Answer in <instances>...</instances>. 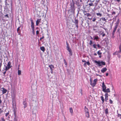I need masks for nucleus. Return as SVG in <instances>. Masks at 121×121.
I'll return each mask as SVG.
<instances>
[{"label":"nucleus","instance_id":"nucleus-14","mask_svg":"<svg viewBox=\"0 0 121 121\" xmlns=\"http://www.w3.org/2000/svg\"><path fill=\"white\" fill-rule=\"evenodd\" d=\"M97 81V79H95L94 80V82L93 83V84H92V86L94 87L95 86Z\"/></svg>","mask_w":121,"mask_h":121},{"label":"nucleus","instance_id":"nucleus-39","mask_svg":"<svg viewBox=\"0 0 121 121\" xmlns=\"http://www.w3.org/2000/svg\"><path fill=\"white\" fill-rule=\"evenodd\" d=\"M93 43L92 42V41L91 40H90V42L89 43V44L90 45H91Z\"/></svg>","mask_w":121,"mask_h":121},{"label":"nucleus","instance_id":"nucleus-41","mask_svg":"<svg viewBox=\"0 0 121 121\" xmlns=\"http://www.w3.org/2000/svg\"><path fill=\"white\" fill-rule=\"evenodd\" d=\"M108 100V97H105V101L107 102V100Z\"/></svg>","mask_w":121,"mask_h":121},{"label":"nucleus","instance_id":"nucleus-21","mask_svg":"<svg viewBox=\"0 0 121 121\" xmlns=\"http://www.w3.org/2000/svg\"><path fill=\"white\" fill-rule=\"evenodd\" d=\"M84 108L85 113H88L89 112L88 111V108L86 107V106H85V107Z\"/></svg>","mask_w":121,"mask_h":121},{"label":"nucleus","instance_id":"nucleus-63","mask_svg":"<svg viewBox=\"0 0 121 121\" xmlns=\"http://www.w3.org/2000/svg\"><path fill=\"white\" fill-rule=\"evenodd\" d=\"M119 30H120V29L119 28H118V29H117V32L119 33Z\"/></svg>","mask_w":121,"mask_h":121},{"label":"nucleus","instance_id":"nucleus-24","mask_svg":"<svg viewBox=\"0 0 121 121\" xmlns=\"http://www.w3.org/2000/svg\"><path fill=\"white\" fill-rule=\"evenodd\" d=\"M40 50L44 52L45 50V48L44 47L42 46L40 47Z\"/></svg>","mask_w":121,"mask_h":121},{"label":"nucleus","instance_id":"nucleus-28","mask_svg":"<svg viewBox=\"0 0 121 121\" xmlns=\"http://www.w3.org/2000/svg\"><path fill=\"white\" fill-rule=\"evenodd\" d=\"M96 14L97 16H99L100 17H101L102 16V14L99 13H96Z\"/></svg>","mask_w":121,"mask_h":121},{"label":"nucleus","instance_id":"nucleus-36","mask_svg":"<svg viewBox=\"0 0 121 121\" xmlns=\"http://www.w3.org/2000/svg\"><path fill=\"white\" fill-rule=\"evenodd\" d=\"M96 46H97V45L96 44H94L93 45V46L94 48H95V49H97V48L96 47Z\"/></svg>","mask_w":121,"mask_h":121},{"label":"nucleus","instance_id":"nucleus-52","mask_svg":"<svg viewBox=\"0 0 121 121\" xmlns=\"http://www.w3.org/2000/svg\"><path fill=\"white\" fill-rule=\"evenodd\" d=\"M75 25L77 27V28L78 29V24H75Z\"/></svg>","mask_w":121,"mask_h":121},{"label":"nucleus","instance_id":"nucleus-13","mask_svg":"<svg viewBox=\"0 0 121 121\" xmlns=\"http://www.w3.org/2000/svg\"><path fill=\"white\" fill-rule=\"evenodd\" d=\"M41 19H37L36 22V25L38 26L39 22H41Z\"/></svg>","mask_w":121,"mask_h":121},{"label":"nucleus","instance_id":"nucleus-64","mask_svg":"<svg viewBox=\"0 0 121 121\" xmlns=\"http://www.w3.org/2000/svg\"><path fill=\"white\" fill-rule=\"evenodd\" d=\"M66 70L68 73H69V69H66Z\"/></svg>","mask_w":121,"mask_h":121},{"label":"nucleus","instance_id":"nucleus-8","mask_svg":"<svg viewBox=\"0 0 121 121\" xmlns=\"http://www.w3.org/2000/svg\"><path fill=\"white\" fill-rule=\"evenodd\" d=\"M30 21L31 22V27L32 29H34V23L33 22V20H32L31 19Z\"/></svg>","mask_w":121,"mask_h":121},{"label":"nucleus","instance_id":"nucleus-26","mask_svg":"<svg viewBox=\"0 0 121 121\" xmlns=\"http://www.w3.org/2000/svg\"><path fill=\"white\" fill-rule=\"evenodd\" d=\"M105 112L106 114H108V108H107L105 109Z\"/></svg>","mask_w":121,"mask_h":121},{"label":"nucleus","instance_id":"nucleus-15","mask_svg":"<svg viewBox=\"0 0 121 121\" xmlns=\"http://www.w3.org/2000/svg\"><path fill=\"white\" fill-rule=\"evenodd\" d=\"M103 91L105 93H108L110 92V89L109 88H108L107 89H105V90H103Z\"/></svg>","mask_w":121,"mask_h":121},{"label":"nucleus","instance_id":"nucleus-34","mask_svg":"<svg viewBox=\"0 0 121 121\" xmlns=\"http://www.w3.org/2000/svg\"><path fill=\"white\" fill-rule=\"evenodd\" d=\"M90 84L92 86V84H93L91 78H90Z\"/></svg>","mask_w":121,"mask_h":121},{"label":"nucleus","instance_id":"nucleus-49","mask_svg":"<svg viewBox=\"0 0 121 121\" xmlns=\"http://www.w3.org/2000/svg\"><path fill=\"white\" fill-rule=\"evenodd\" d=\"M116 14L115 12V11H113L112 12V15H115Z\"/></svg>","mask_w":121,"mask_h":121},{"label":"nucleus","instance_id":"nucleus-31","mask_svg":"<svg viewBox=\"0 0 121 121\" xmlns=\"http://www.w3.org/2000/svg\"><path fill=\"white\" fill-rule=\"evenodd\" d=\"M77 5L78 6V8L79 9H80L81 8V5H80L79 3H78L77 4Z\"/></svg>","mask_w":121,"mask_h":121},{"label":"nucleus","instance_id":"nucleus-27","mask_svg":"<svg viewBox=\"0 0 121 121\" xmlns=\"http://www.w3.org/2000/svg\"><path fill=\"white\" fill-rule=\"evenodd\" d=\"M85 115L86 117L87 118H89L90 117V115L89 114V112L87 113H85Z\"/></svg>","mask_w":121,"mask_h":121},{"label":"nucleus","instance_id":"nucleus-42","mask_svg":"<svg viewBox=\"0 0 121 121\" xmlns=\"http://www.w3.org/2000/svg\"><path fill=\"white\" fill-rule=\"evenodd\" d=\"M14 116H16V112H15V111L14 110Z\"/></svg>","mask_w":121,"mask_h":121},{"label":"nucleus","instance_id":"nucleus-33","mask_svg":"<svg viewBox=\"0 0 121 121\" xmlns=\"http://www.w3.org/2000/svg\"><path fill=\"white\" fill-rule=\"evenodd\" d=\"M101 19L105 21L106 22L107 19H106L105 17H102L101 18Z\"/></svg>","mask_w":121,"mask_h":121},{"label":"nucleus","instance_id":"nucleus-32","mask_svg":"<svg viewBox=\"0 0 121 121\" xmlns=\"http://www.w3.org/2000/svg\"><path fill=\"white\" fill-rule=\"evenodd\" d=\"M100 50L99 51L97 52V54H98V55H101L102 54V53L101 52H100Z\"/></svg>","mask_w":121,"mask_h":121},{"label":"nucleus","instance_id":"nucleus-60","mask_svg":"<svg viewBox=\"0 0 121 121\" xmlns=\"http://www.w3.org/2000/svg\"><path fill=\"white\" fill-rule=\"evenodd\" d=\"M3 112V110H1V108H0V113H1V112Z\"/></svg>","mask_w":121,"mask_h":121},{"label":"nucleus","instance_id":"nucleus-62","mask_svg":"<svg viewBox=\"0 0 121 121\" xmlns=\"http://www.w3.org/2000/svg\"><path fill=\"white\" fill-rule=\"evenodd\" d=\"M83 12L84 13H86V12L85 11L83 10Z\"/></svg>","mask_w":121,"mask_h":121},{"label":"nucleus","instance_id":"nucleus-38","mask_svg":"<svg viewBox=\"0 0 121 121\" xmlns=\"http://www.w3.org/2000/svg\"><path fill=\"white\" fill-rule=\"evenodd\" d=\"M32 29V32L33 34V35H35V34L34 30V29Z\"/></svg>","mask_w":121,"mask_h":121},{"label":"nucleus","instance_id":"nucleus-7","mask_svg":"<svg viewBox=\"0 0 121 121\" xmlns=\"http://www.w3.org/2000/svg\"><path fill=\"white\" fill-rule=\"evenodd\" d=\"M49 67L51 69V73H52L53 72V69L54 68L53 65H50L49 66Z\"/></svg>","mask_w":121,"mask_h":121},{"label":"nucleus","instance_id":"nucleus-17","mask_svg":"<svg viewBox=\"0 0 121 121\" xmlns=\"http://www.w3.org/2000/svg\"><path fill=\"white\" fill-rule=\"evenodd\" d=\"M107 70V69L105 67L102 68V69L101 70V71L102 73H104V72L106 71Z\"/></svg>","mask_w":121,"mask_h":121},{"label":"nucleus","instance_id":"nucleus-59","mask_svg":"<svg viewBox=\"0 0 121 121\" xmlns=\"http://www.w3.org/2000/svg\"><path fill=\"white\" fill-rule=\"evenodd\" d=\"M83 19L82 20H81V22H81V25H82V24H83Z\"/></svg>","mask_w":121,"mask_h":121},{"label":"nucleus","instance_id":"nucleus-37","mask_svg":"<svg viewBox=\"0 0 121 121\" xmlns=\"http://www.w3.org/2000/svg\"><path fill=\"white\" fill-rule=\"evenodd\" d=\"M117 117H119L121 119V114H118V113H117Z\"/></svg>","mask_w":121,"mask_h":121},{"label":"nucleus","instance_id":"nucleus-48","mask_svg":"<svg viewBox=\"0 0 121 121\" xmlns=\"http://www.w3.org/2000/svg\"><path fill=\"white\" fill-rule=\"evenodd\" d=\"M39 31L38 30H37L36 31V34L37 35L39 34Z\"/></svg>","mask_w":121,"mask_h":121},{"label":"nucleus","instance_id":"nucleus-22","mask_svg":"<svg viewBox=\"0 0 121 121\" xmlns=\"http://www.w3.org/2000/svg\"><path fill=\"white\" fill-rule=\"evenodd\" d=\"M90 1L91 2V3H89L88 4V5L90 6H94V5L92 3L93 1H92L91 0H90Z\"/></svg>","mask_w":121,"mask_h":121},{"label":"nucleus","instance_id":"nucleus-23","mask_svg":"<svg viewBox=\"0 0 121 121\" xmlns=\"http://www.w3.org/2000/svg\"><path fill=\"white\" fill-rule=\"evenodd\" d=\"M84 15L85 16H86L87 17L91 16V15L88 13H84Z\"/></svg>","mask_w":121,"mask_h":121},{"label":"nucleus","instance_id":"nucleus-50","mask_svg":"<svg viewBox=\"0 0 121 121\" xmlns=\"http://www.w3.org/2000/svg\"><path fill=\"white\" fill-rule=\"evenodd\" d=\"M9 112L6 113L5 114V116L6 117H7L9 115Z\"/></svg>","mask_w":121,"mask_h":121},{"label":"nucleus","instance_id":"nucleus-40","mask_svg":"<svg viewBox=\"0 0 121 121\" xmlns=\"http://www.w3.org/2000/svg\"><path fill=\"white\" fill-rule=\"evenodd\" d=\"M108 94L107 93H106L105 94V97H108Z\"/></svg>","mask_w":121,"mask_h":121},{"label":"nucleus","instance_id":"nucleus-55","mask_svg":"<svg viewBox=\"0 0 121 121\" xmlns=\"http://www.w3.org/2000/svg\"><path fill=\"white\" fill-rule=\"evenodd\" d=\"M80 93L81 94V95H82V89H81V90H80Z\"/></svg>","mask_w":121,"mask_h":121},{"label":"nucleus","instance_id":"nucleus-29","mask_svg":"<svg viewBox=\"0 0 121 121\" xmlns=\"http://www.w3.org/2000/svg\"><path fill=\"white\" fill-rule=\"evenodd\" d=\"M64 62L65 64L66 65V67H67V63L65 59H64Z\"/></svg>","mask_w":121,"mask_h":121},{"label":"nucleus","instance_id":"nucleus-3","mask_svg":"<svg viewBox=\"0 0 121 121\" xmlns=\"http://www.w3.org/2000/svg\"><path fill=\"white\" fill-rule=\"evenodd\" d=\"M66 45L67 50L69 52V56H71L72 55L73 52L71 49L69 48L68 43L67 42H66Z\"/></svg>","mask_w":121,"mask_h":121},{"label":"nucleus","instance_id":"nucleus-45","mask_svg":"<svg viewBox=\"0 0 121 121\" xmlns=\"http://www.w3.org/2000/svg\"><path fill=\"white\" fill-rule=\"evenodd\" d=\"M2 65V62H1L0 63V70L1 69V66Z\"/></svg>","mask_w":121,"mask_h":121},{"label":"nucleus","instance_id":"nucleus-2","mask_svg":"<svg viewBox=\"0 0 121 121\" xmlns=\"http://www.w3.org/2000/svg\"><path fill=\"white\" fill-rule=\"evenodd\" d=\"M11 62L10 61L7 64L6 63H4V65L5 67V69H4L6 71H7L12 66H11Z\"/></svg>","mask_w":121,"mask_h":121},{"label":"nucleus","instance_id":"nucleus-58","mask_svg":"<svg viewBox=\"0 0 121 121\" xmlns=\"http://www.w3.org/2000/svg\"><path fill=\"white\" fill-rule=\"evenodd\" d=\"M6 71H6V70H5V71H4V72H3V74H4V76H5V73H6Z\"/></svg>","mask_w":121,"mask_h":121},{"label":"nucleus","instance_id":"nucleus-25","mask_svg":"<svg viewBox=\"0 0 121 121\" xmlns=\"http://www.w3.org/2000/svg\"><path fill=\"white\" fill-rule=\"evenodd\" d=\"M100 98H101V99L102 101V103H103L104 101V98L103 96H101Z\"/></svg>","mask_w":121,"mask_h":121},{"label":"nucleus","instance_id":"nucleus-11","mask_svg":"<svg viewBox=\"0 0 121 121\" xmlns=\"http://www.w3.org/2000/svg\"><path fill=\"white\" fill-rule=\"evenodd\" d=\"M2 91L3 94H4L7 91V90L4 87L2 88Z\"/></svg>","mask_w":121,"mask_h":121},{"label":"nucleus","instance_id":"nucleus-5","mask_svg":"<svg viewBox=\"0 0 121 121\" xmlns=\"http://www.w3.org/2000/svg\"><path fill=\"white\" fill-rule=\"evenodd\" d=\"M9 1L8 0H5V7H6L7 8L9 9L10 7V3Z\"/></svg>","mask_w":121,"mask_h":121},{"label":"nucleus","instance_id":"nucleus-16","mask_svg":"<svg viewBox=\"0 0 121 121\" xmlns=\"http://www.w3.org/2000/svg\"><path fill=\"white\" fill-rule=\"evenodd\" d=\"M117 29V28H114V30L112 32V37H114V35L115 34V33Z\"/></svg>","mask_w":121,"mask_h":121},{"label":"nucleus","instance_id":"nucleus-12","mask_svg":"<svg viewBox=\"0 0 121 121\" xmlns=\"http://www.w3.org/2000/svg\"><path fill=\"white\" fill-rule=\"evenodd\" d=\"M121 52V50L119 49V51H117L113 53V55H118Z\"/></svg>","mask_w":121,"mask_h":121},{"label":"nucleus","instance_id":"nucleus-57","mask_svg":"<svg viewBox=\"0 0 121 121\" xmlns=\"http://www.w3.org/2000/svg\"><path fill=\"white\" fill-rule=\"evenodd\" d=\"M117 55L118 56V57L119 58H120L121 57V55H120L119 54H118V55Z\"/></svg>","mask_w":121,"mask_h":121},{"label":"nucleus","instance_id":"nucleus-56","mask_svg":"<svg viewBox=\"0 0 121 121\" xmlns=\"http://www.w3.org/2000/svg\"><path fill=\"white\" fill-rule=\"evenodd\" d=\"M44 38V37L43 36L40 39V40H41V39H43Z\"/></svg>","mask_w":121,"mask_h":121},{"label":"nucleus","instance_id":"nucleus-47","mask_svg":"<svg viewBox=\"0 0 121 121\" xmlns=\"http://www.w3.org/2000/svg\"><path fill=\"white\" fill-rule=\"evenodd\" d=\"M109 102L111 104H112L113 103L112 101L110 99L109 100Z\"/></svg>","mask_w":121,"mask_h":121},{"label":"nucleus","instance_id":"nucleus-9","mask_svg":"<svg viewBox=\"0 0 121 121\" xmlns=\"http://www.w3.org/2000/svg\"><path fill=\"white\" fill-rule=\"evenodd\" d=\"M106 88V86L105 85L104 82H103L102 83V91H103V90H105Z\"/></svg>","mask_w":121,"mask_h":121},{"label":"nucleus","instance_id":"nucleus-1","mask_svg":"<svg viewBox=\"0 0 121 121\" xmlns=\"http://www.w3.org/2000/svg\"><path fill=\"white\" fill-rule=\"evenodd\" d=\"M70 9L71 12L73 13H74V11L75 10V3L73 1H72V3H71L70 4Z\"/></svg>","mask_w":121,"mask_h":121},{"label":"nucleus","instance_id":"nucleus-20","mask_svg":"<svg viewBox=\"0 0 121 121\" xmlns=\"http://www.w3.org/2000/svg\"><path fill=\"white\" fill-rule=\"evenodd\" d=\"M94 40H96V41L98 40V39L99 38L98 36L97 35L94 36L93 37Z\"/></svg>","mask_w":121,"mask_h":121},{"label":"nucleus","instance_id":"nucleus-35","mask_svg":"<svg viewBox=\"0 0 121 121\" xmlns=\"http://www.w3.org/2000/svg\"><path fill=\"white\" fill-rule=\"evenodd\" d=\"M69 111L70 112L72 113L73 112V111L72 108H69Z\"/></svg>","mask_w":121,"mask_h":121},{"label":"nucleus","instance_id":"nucleus-18","mask_svg":"<svg viewBox=\"0 0 121 121\" xmlns=\"http://www.w3.org/2000/svg\"><path fill=\"white\" fill-rule=\"evenodd\" d=\"M78 19H77L76 18H75L74 19V22H73L75 24H78Z\"/></svg>","mask_w":121,"mask_h":121},{"label":"nucleus","instance_id":"nucleus-6","mask_svg":"<svg viewBox=\"0 0 121 121\" xmlns=\"http://www.w3.org/2000/svg\"><path fill=\"white\" fill-rule=\"evenodd\" d=\"M119 19H118L116 21V23L115 24V26L114 28H117L118 26L119 25Z\"/></svg>","mask_w":121,"mask_h":121},{"label":"nucleus","instance_id":"nucleus-54","mask_svg":"<svg viewBox=\"0 0 121 121\" xmlns=\"http://www.w3.org/2000/svg\"><path fill=\"white\" fill-rule=\"evenodd\" d=\"M119 49L121 50V43L120 44L119 47Z\"/></svg>","mask_w":121,"mask_h":121},{"label":"nucleus","instance_id":"nucleus-43","mask_svg":"<svg viewBox=\"0 0 121 121\" xmlns=\"http://www.w3.org/2000/svg\"><path fill=\"white\" fill-rule=\"evenodd\" d=\"M14 121H17V119L16 118V116H14Z\"/></svg>","mask_w":121,"mask_h":121},{"label":"nucleus","instance_id":"nucleus-44","mask_svg":"<svg viewBox=\"0 0 121 121\" xmlns=\"http://www.w3.org/2000/svg\"><path fill=\"white\" fill-rule=\"evenodd\" d=\"M86 63L87 65H89L90 64V63H89V61H87L86 62Z\"/></svg>","mask_w":121,"mask_h":121},{"label":"nucleus","instance_id":"nucleus-19","mask_svg":"<svg viewBox=\"0 0 121 121\" xmlns=\"http://www.w3.org/2000/svg\"><path fill=\"white\" fill-rule=\"evenodd\" d=\"M20 26L18 28H17V33L19 35H20L21 34L20 32Z\"/></svg>","mask_w":121,"mask_h":121},{"label":"nucleus","instance_id":"nucleus-61","mask_svg":"<svg viewBox=\"0 0 121 121\" xmlns=\"http://www.w3.org/2000/svg\"><path fill=\"white\" fill-rule=\"evenodd\" d=\"M82 62H85V63L86 62V61L83 60H82Z\"/></svg>","mask_w":121,"mask_h":121},{"label":"nucleus","instance_id":"nucleus-51","mask_svg":"<svg viewBox=\"0 0 121 121\" xmlns=\"http://www.w3.org/2000/svg\"><path fill=\"white\" fill-rule=\"evenodd\" d=\"M96 20V18H94L93 19V20H92V21L94 22H95Z\"/></svg>","mask_w":121,"mask_h":121},{"label":"nucleus","instance_id":"nucleus-53","mask_svg":"<svg viewBox=\"0 0 121 121\" xmlns=\"http://www.w3.org/2000/svg\"><path fill=\"white\" fill-rule=\"evenodd\" d=\"M32 114H33L35 117L36 116V114L35 113H34L33 111L32 112Z\"/></svg>","mask_w":121,"mask_h":121},{"label":"nucleus","instance_id":"nucleus-30","mask_svg":"<svg viewBox=\"0 0 121 121\" xmlns=\"http://www.w3.org/2000/svg\"><path fill=\"white\" fill-rule=\"evenodd\" d=\"M21 71L20 70H18V74L19 75H21Z\"/></svg>","mask_w":121,"mask_h":121},{"label":"nucleus","instance_id":"nucleus-4","mask_svg":"<svg viewBox=\"0 0 121 121\" xmlns=\"http://www.w3.org/2000/svg\"><path fill=\"white\" fill-rule=\"evenodd\" d=\"M94 62L95 63L97 64L99 67L101 66L102 65H105V63L103 61H97L96 60H95L94 61Z\"/></svg>","mask_w":121,"mask_h":121},{"label":"nucleus","instance_id":"nucleus-46","mask_svg":"<svg viewBox=\"0 0 121 121\" xmlns=\"http://www.w3.org/2000/svg\"><path fill=\"white\" fill-rule=\"evenodd\" d=\"M97 46H98V47L99 48H101V47L100 45L99 44H98L97 45Z\"/></svg>","mask_w":121,"mask_h":121},{"label":"nucleus","instance_id":"nucleus-10","mask_svg":"<svg viewBox=\"0 0 121 121\" xmlns=\"http://www.w3.org/2000/svg\"><path fill=\"white\" fill-rule=\"evenodd\" d=\"M23 104L24 105V108L26 107L27 106V103L26 99L23 102Z\"/></svg>","mask_w":121,"mask_h":121}]
</instances>
